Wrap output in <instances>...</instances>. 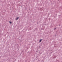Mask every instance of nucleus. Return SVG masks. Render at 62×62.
<instances>
[{"label": "nucleus", "mask_w": 62, "mask_h": 62, "mask_svg": "<svg viewBox=\"0 0 62 62\" xmlns=\"http://www.w3.org/2000/svg\"><path fill=\"white\" fill-rule=\"evenodd\" d=\"M41 40H40L39 42H41Z\"/></svg>", "instance_id": "3"}, {"label": "nucleus", "mask_w": 62, "mask_h": 62, "mask_svg": "<svg viewBox=\"0 0 62 62\" xmlns=\"http://www.w3.org/2000/svg\"><path fill=\"white\" fill-rule=\"evenodd\" d=\"M19 18V17H17L16 18V20H17Z\"/></svg>", "instance_id": "1"}, {"label": "nucleus", "mask_w": 62, "mask_h": 62, "mask_svg": "<svg viewBox=\"0 0 62 62\" xmlns=\"http://www.w3.org/2000/svg\"><path fill=\"white\" fill-rule=\"evenodd\" d=\"M9 23H10V24H11V23H12L10 21Z\"/></svg>", "instance_id": "2"}]
</instances>
